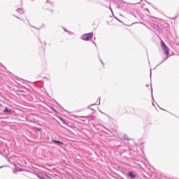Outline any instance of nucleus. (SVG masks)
<instances>
[{
  "instance_id": "obj_14",
  "label": "nucleus",
  "mask_w": 179,
  "mask_h": 179,
  "mask_svg": "<svg viewBox=\"0 0 179 179\" xmlns=\"http://www.w3.org/2000/svg\"><path fill=\"white\" fill-rule=\"evenodd\" d=\"M123 138H124V141H131V140H132V138H129V137L128 135H127V134H124Z\"/></svg>"
},
{
  "instance_id": "obj_3",
  "label": "nucleus",
  "mask_w": 179,
  "mask_h": 179,
  "mask_svg": "<svg viewBox=\"0 0 179 179\" xmlns=\"http://www.w3.org/2000/svg\"><path fill=\"white\" fill-rule=\"evenodd\" d=\"M152 27L154 29V30H156L158 34H163V29L160 28V26H159L158 24H153Z\"/></svg>"
},
{
  "instance_id": "obj_41",
  "label": "nucleus",
  "mask_w": 179,
  "mask_h": 179,
  "mask_svg": "<svg viewBox=\"0 0 179 179\" xmlns=\"http://www.w3.org/2000/svg\"><path fill=\"white\" fill-rule=\"evenodd\" d=\"M45 45H47V42H45Z\"/></svg>"
},
{
  "instance_id": "obj_32",
  "label": "nucleus",
  "mask_w": 179,
  "mask_h": 179,
  "mask_svg": "<svg viewBox=\"0 0 179 179\" xmlns=\"http://www.w3.org/2000/svg\"><path fill=\"white\" fill-rule=\"evenodd\" d=\"M51 1H50V0H47L46 1V3H50Z\"/></svg>"
},
{
  "instance_id": "obj_27",
  "label": "nucleus",
  "mask_w": 179,
  "mask_h": 179,
  "mask_svg": "<svg viewBox=\"0 0 179 179\" xmlns=\"http://www.w3.org/2000/svg\"><path fill=\"white\" fill-rule=\"evenodd\" d=\"M62 29H63V30H64V31H66V32L68 31V29H66V28H65V27H63Z\"/></svg>"
},
{
  "instance_id": "obj_36",
  "label": "nucleus",
  "mask_w": 179,
  "mask_h": 179,
  "mask_svg": "<svg viewBox=\"0 0 179 179\" xmlns=\"http://www.w3.org/2000/svg\"><path fill=\"white\" fill-rule=\"evenodd\" d=\"M152 106H154V107H155L156 106L155 105V103L152 102Z\"/></svg>"
},
{
  "instance_id": "obj_29",
  "label": "nucleus",
  "mask_w": 179,
  "mask_h": 179,
  "mask_svg": "<svg viewBox=\"0 0 179 179\" xmlns=\"http://www.w3.org/2000/svg\"><path fill=\"white\" fill-rule=\"evenodd\" d=\"M38 40H39L41 44H43V41H41V39L40 38H38Z\"/></svg>"
},
{
  "instance_id": "obj_45",
  "label": "nucleus",
  "mask_w": 179,
  "mask_h": 179,
  "mask_svg": "<svg viewBox=\"0 0 179 179\" xmlns=\"http://www.w3.org/2000/svg\"><path fill=\"white\" fill-rule=\"evenodd\" d=\"M94 40H96V37L94 38Z\"/></svg>"
},
{
  "instance_id": "obj_10",
  "label": "nucleus",
  "mask_w": 179,
  "mask_h": 179,
  "mask_svg": "<svg viewBox=\"0 0 179 179\" xmlns=\"http://www.w3.org/2000/svg\"><path fill=\"white\" fill-rule=\"evenodd\" d=\"M13 156L8 157L7 156L6 157V160H8V163L10 164H15V161H13Z\"/></svg>"
},
{
  "instance_id": "obj_35",
  "label": "nucleus",
  "mask_w": 179,
  "mask_h": 179,
  "mask_svg": "<svg viewBox=\"0 0 179 179\" xmlns=\"http://www.w3.org/2000/svg\"><path fill=\"white\" fill-rule=\"evenodd\" d=\"M94 45H97V44H96V42H93Z\"/></svg>"
},
{
  "instance_id": "obj_9",
  "label": "nucleus",
  "mask_w": 179,
  "mask_h": 179,
  "mask_svg": "<svg viewBox=\"0 0 179 179\" xmlns=\"http://www.w3.org/2000/svg\"><path fill=\"white\" fill-rule=\"evenodd\" d=\"M80 118H90L91 121H95L96 120V116H93L92 115L88 116H80Z\"/></svg>"
},
{
  "instance_id": "obj_18",
  "label": "nucleus",
  "mask_w": 179,
  "mask_h": 179,
  "mask_svg": "<svg viewBox=\"0 0 179 179\" xmlns=\"http://www.w3.org/2000/svg\"><path fill=\"white\" fill-rule=\"evenodd\" d=\"M13 16H15V17H16L17 19H19L20 20H22V22H24V20H23V19H22V18H20V17H17L15 15H13Z\"/></svg>"
},
{
  "instance_id": "obj_31",
  "label": "nucleus",
  "mask_w": 179,
  "mask_h": 179,
  "mask_svg": "<svg viewBox=\"0 0 179 179\" xmlns=\"http://www.w3.org/2000/svg\"><path fill=\"white\" fill-rule=\"evenodd\" d=\"M20 93H24V91L23 90H19Z\"/></svg>"
},
{
  "instance_id": "obj_28",
  "label": "nucleus",
  "mask_w": 179,
  "mask_h": 179,
  "mask_svg": "<svg viewBox=\"0 0 179 179\" xmlns=\"http://www.w3.org/2000/svg\"><path fill=\"white\" fill-rule=\"evenodd\" d=\"M103 132L104 134H106V135H110V134H108V132H106V131H103Z\"/></svg>"
},
{
  "instance_id": "obj_26",
  "label": "nucleus",
  "mask_w": 179,
  "mask_h": 179,
  "mask_svg": "<svg viewBox=\"0 0 179 179\" xmlns=\"http://www.w3.org/2000/svg\"><path fill=\"white\" fill-rule=\"evenodd\" d=\"M109 9L111 12H113V8H111V3H110V6H109Z\"/></svg>"
},
{
  "instance_id": "obj_16",
  "label": "nucleus",
  "mask_w": 179,
  "mask_h": 179,
  "mask_svg": "<svg viewBox=\"0 0 179 179\" xmlns=\"http://www.w3.org/2000/svg\"><path fill=\"white\" fill-rule=\"evenodd\" d=\"M34 130L37 131L38 132H41V128L40 127H34Z\"/></svg>"
},
{
  "instance_id": "obj_12",
  "label": "nucleus",
  "mask_w": 179,
  "mask_h": 179,
  "mask_svg": "<svg viewBox=\"0 0 179 179\" xmlns=\"http://www.w3.org/2000/svg\"><path fill=\"white\" fill-rule=\"evenodd\" d=\"M59 120L62 122L64 124V125H67V127H69V122H68L65 119L59 117Z\"/></svg>"
},
{
  "instance_id": "obj_15",
  "label": "nucleus",
  "mask_w": 179,
  "mask_h": 179,
  "mask_svg": "<svg viewBox=\"0 0 179 179\" xmlns=\"http://www.w3.org/2000/svg\"><path fill=\"white\" fill-rule=\"evenodd\" d=\"M28 23H29V26H31V27H33L34 29H36V30H38V31L40 30V28H38V27H36L31 25V24H30V20H28Z\"/></svg>"
},
{
  "instance_id": "obj_44",
  "label": "nucleus",
  "mask_w": 179,
  "mask_h": 179,
  "mask_svg": "<svg viewBox=\"0 0 179 179\" xmlns=\"http://www.w3.org/2000/svg\"><path fill=\"white\" fill-rule=\"evenodd\" d=\"M158 108H160V106H158Z\"/></svg>"
},
{
  "instance_id": "obj_23",
  "label": "nucleus",
  "mask_w": 179,
  "mask_h": 179,
  "mask_svg": "<svg viewBox=\"0 0 179 179\" xmlns=\"http://www.w3.org/2000/svg\"><path fill=\"white\" fill-rule=\"evenodd\" d=\"M2 108H3V105L0 103V111H2Z\"/></svg>"
},
{
  "instance_id": "obj_39",
  "label": "nucleus",
  "mask_w": 179,
  "mask_h": 179,
  "mask_svg": "<svg viewBox=\"0 0 179 179\" xmlns=\"http://www.w3.org/2000/svg\"><path fill=\"white\" fill-rule=\"evenodd\" d=\"M133 16H134V17H136V15H135L134 14H133Z\"/></svg>"
},
{
  "instance_id": "obj_17",
  "label": "nucleus",
  "mask_w": 179,
  "mask_h": 179,
  "mask_svg": "<svg viewBox=\"0 0 179 179\" xmlns=\"http://www.w3.org/2000/svg\"><path fill=\"white\" fill-rule=\"evenodd\" d=\"M50 110H52V111H54L55 114H58V110H57V109H55V108H54L53 106L50 107Z\"/></svg>"
},
{
  "instance_id": "obj_37",
  "label": "nucleus",
  "mask_w": 179,
  "mask_h": 179,
  "mask_svg": "<svg viewBox=\"0 0 179 179\" xmlns=\"http://www.w3.org/2000/svg\"><path fill=\"white\" fill-rule=\"evenodd\" d=\"M171 19H172V20H173V19H177V17H173V18H171Z\"/></svg>"
},
{
  "instance_id": "obj_11",
  "label": "nucleus",
  "mask_w": 179,
  "mask_h": 179,
  "mask_svg": "<svg viewBox=\"0 0 179 179\" xmlns=\"http://www.w3.org/2000/svg\"><path fill=\"white\" fill-rule=\"evenodd\" d=\"M16 12H18V13H20V15H24V9L22 8H19L16 10Z\"/></svg>"
},
{
  "instance_id": "obj_30",
  "label": "nucleus",
  "mask_w": 179,
  "mask_h": 179,
  "mask_svg": "<svg viewBox=\"0 0 179 179\" xmlns=\"http://www.w3.org/2000/svg\"><path fill=\"white\" fill-rule=\"evenodd\" d=\"M101 63L102 64V65H104V63L103 62V60L100 59Z\"/></svg>"
},
{
  "instance_id": "obj_38",
  "label": "nucleus",
  "mask_w": 179,
  "mask_h": 179,
  "mask_svg": "<svg viewBox=\"0 0 179 179\" xmlns=\"http://www.w3.org/2000/svg\"><path fill=\"white\" fill-rule=\"evenodd\" d=\"M145 86H146V87H149V85H146Z\"/></svg>"
},
{
  "instance_id": "obj_21",
  "label": "nucleus",
  "mask_w": 179,
  "mask_h": 179,
  "mask_svg": "<svg viewBox=\"0 0 179 179\" xmlns=\"http://www.w3.org/2000/svg\"><path fill=\"white\" fill-rule=\"evenodd\" d=\"M47 10H49L50 13H54V9H49L48 8Z\"/></svg>"
},
{
  "instance_id": "obj_2",
  "label": "nucleus",
  "mask_w": 179,
  "mask_h": 179,
  "mask_svg": "<svg viewBox=\"0 0 179 179\" xmlns=\"http://www.w3.org/2000/svg\"><path fill=\"white\" fill-rule=\"evenodd\" d=\"M93 36H94V34L93 32H90L87 34H84L81 36V40H83L84 41H89L93 38Z\"/></svg>"
},
{
  "instance_id": "obj_25",
  "label": "nucleus",
  "mask_w": 179,
  "mask_h": 179,
  "mask_svg": "<svg viewBox=\"0 0 179 179\" xmlns=\"http://www.w3.org/2000/svg\"><path fill=\"white\" fill-rule=\"evenodd\" d=\"M49 3H50V5H51V6H54V2L50 1Z\"/></svg>"
},
{
  "instance_id": "obj_40",
  "label": "nucleus",
  "mask_w": 179,
  "mask_h": 179,
  "mask_svg": "<svg viewBox=\"0 0 179 179\" xmlns=\"http://www.w3.org/2000/svg\"><path fill=\"white\" fill-rule=\"evenodd\" d=\"M117 8H120V5H118V6H117Z\"/></svg>"
},
{
  "instance_id": "obj_43",
  "label": "nucleus",
  "mask_w": 179,
  "mask_h": 179,
  "mask_svg": "<svg viewBox=\"0 0 179 179\" xmlns=\"http://www.w3.org/2000/svg\"><path fill=\"white\" fill-rule=\"evenodd\" d=\"M158 108H160V106H158Z\"/></svg>"
},
{
  "instance_id": "obj_33",
  "label": "nucleus",
  "mask_w": 179,
  "mask_h": 179,
  "mask_svg": "<svg viewBox=\"0 0 179 179\" xmlns=\"http://www.w3.org/2000/svg\"><path fill=\"white\" fill-rule=\"evenodd\" d=\"M160 108V110H162L163 111H166V109H163L162 108Z\"/></svg>"
},
{
  "instance_id": "obj_19",
  "label": "nucleus",
  "mask_w": 179,
  "mask_h": 179,
  "mask_svg": "<svg viewBox=\"0 0 179 179\" xmlns=\"http://www.w3.org/2000/svg\"><path fill=\"white\" fill-rule=\"evenodd\" d=\"M66 33H68V34H69V36L73 35V32H72L71 31H69V30H68V31Z\"/></svg>"
},
{
  "instance_id": "obj_13",
  "label": "nucleus",
  "mask_w": 179,
  "mask_h": 179,
  "mask_svg": "<svg viewBox=\"0 0 179 179\" xmlns=\"http://www.w3.org/2000/svg\"><path fill=\"white\" fill-rule=\"evenodd\" d=\"M100 127H103V128H105L106 129V131H108V132H110V129H107L106 127H104L100 124H96L95 126V128L99 129V128H100Z\"/></svg>"
},
{
  "instance_id": "obj_22",
  "label": "nucleus",
  "mask_w": 179,
  "mask_h": 179,
  "mask_svg": "<svg viewBox=\"0 0 179 179\" xmlns=\"http://www.w3.org/2000/svg\"><path fill=\"white\" fill-rule=\"evenodd\" d=\"M115 19H116V20H117V22H120V23H122V21H121V20H119L118 17H115Z\"/></svg>"
},
{
  "instance_id": "obj_6",
  "label": "nucleus",
  "mask_w": 179,
  "mask_h": 179,
  "mask_svg": "<svg viewBox=\"0 0 179 179\" xmlns=\"http://www.w3.org/2000/svg\"><path fill=\"white\" fill-rule=\"evenodd\" d=\"M127 177L131 179H135L136 178V174L134 171H129L127 173Z\"/></svg>"
},
{
  "instance_id": "obj_34",
  "label": "nucleus",
  "mask_w": 179,
  "mask_h": 179,
  "mask_svg": "<svg viewBox=\"0 0 179 179\" xmlns=\"http://www.w3.org/2000/svg\"><path fill=\"white\" fill-rule=\"evenodd\" d=\"M150 78H152V69L150 70Z\"/></svg>"
},
{
  "instance_id": "obj_7",
  "label": "nucleus",
  "mask_w": 179,
  "mask_h": 179,
  "mask_svg": "<svg viewBox=\"0 0 179 179\" xmlns=\"http://www.w3.org/2000/svg\"><path fill=\"white\" fill-rule=\"evenodd\" d=\"M36 176L39 179H48V178L51 179V177L49 176L47 173H45V175H43L42 176L38 173Z\"/></svg>"
},
{
  "instance_id": "obj_8",
  "label": "nucleus",
  "mask_w": 179,
  "mask_h": 179,
  "mask_svg": "<svg viewBox=\"0 0 179 179\" xmlns=\"http://www.w3.org/2000/svg\"><path fill=\"white\" fill-rule=\"evenodd\" d=\"M99 103H97V101H96L95 103H92L90 106H88L87 108L89 110H92V111H94V109H93L92 108H90V107H92V106H100V100L101 99V98L99 97Z\"/></svg>"
},
{
  "instance_id": "obj_5",
  "label": "nucleus",
  "mask_w": 179,
  "mask_h": 179,
  "mask_svg": "<svg viewBox=\"0 0 179 179\" xmlns=\"http://www.w3.org/2000/svg\"><path fill=\"white\" fill-rule=\"evenodd\" d=\"M52 142L55 143V145H56L57 146H59V148H62V146L65 145L64 142L55 139L52 140Z\"/></svg>"
},
{
  "instance_id": "obj_24",
  "label": "nucleus",
  "mask_w": 179,
  "mask_h": 179,
  "mask_svg": "<svg viewBox=\"0 0 179 179\" xmlns=\"http://www.w3.org/2000/svg\"><path fill=\"white\" fill-rule=\"evenodd\" d=\"M144 10H146L148 12L149 14H150V11L149 10V8H146L144 9Z\"/></svg>"
},
{
  "instance_id": "obj_1",
  "label": "nucleus",
  "mask_w": 179,
  "mask_h": 179,
  "mask_svg": "<svg viewBox=\"0 0 179 179\" xmlns=\"http://www.w3.org/2000/svg\"><path fill=\"white\" fill-rule=\"evenodd\" d=\"M161 47L162 48V51H163L164 54H165L166 56L164 57L162 61H161L157 64L156 68H157L158 66H160V65H162V64H163L164 62H166V60L169 59V58H170V49L169 48L167 45H166V43H164V41H161ZM156 68L154 69V71H155V69H156Z\"/></svg>"
},
{
  "instance_id": "obj_42",
  "label": "nucleus",
  "mask_w": 179,
  "mask_h": 179,
  "mask_svg": "<svg viewBox=\"0 0 179 179\" xmlns=\"http://www.w3.org/2000/svg\"><path fill=\"white\" fill-rule=\"evenodd\" d=\"M147 16H150V15H149V14H147Z\"/></svg>"
},
{
  "instance_id": "obj_4",
  "label": "nucleus",
  "mask_w": 179,
  "mask_h": 179,
  "mask_svg": "<svg viewBox=\"0 0 179 179\" xmlns=\"http://www.w3.org/2000/svg\"><path fill=\"white\" fill-rule=\"evenodd\" d=\"M3 113L4 114H6L7 115H10L12 114H13V113H15V110L12 108H8V106H5Z\"/></svg>"
},
{
  "instance_id": "obj_20",
  "label": "nucleus",
  "mask_w": 179,
  "mask_h": 179,
  "mask_svg": "<svg viewBox=\"0 0 179 179\" xmlns=\"http://www.w3.org/2000/svg\"><path fill=\"white\" fill-rule=\"evenodd\" d=\"M151 93H152V100L155 101V98L153 97V89H152V85H151Z\"/></svg>"
}]
</instances>
